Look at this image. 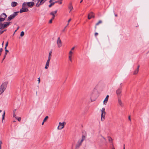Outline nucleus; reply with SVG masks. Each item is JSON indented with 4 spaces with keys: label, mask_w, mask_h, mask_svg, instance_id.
Returning <instances> with one entry per match:
<instances>
[{
    "label": "nucleus",
    "mask_w": 149,
    "mask_h": 149,
    "mask_svg": "<svg viewBox=\"0 0 149 149\" xmlns=\"http://www.w3.org/2000/svg\"><path fill=\"white\" fill-rule=\"evenodd\" d=\"M8 83L5 82L2 83L0 86V95L2 93L6 88Z\"/></svg>",
    "instance_id": "f257e3e1"
},
{
    "label": "nucleus",
    "mask_w": 149,
    "mask_h": 149,
    "mask_svg": "<svg viewBox=\"0 0 149 149\" xmlns=\"http://www.w3.org/2000/svg\"><path fill=\"white\" fill-rule=\"evenodd\" d=\"M85 136L84 135H83L81 139L80 140H79L76 145L75 148L76 149H78L79 148L80 146H81L82 142L85 140Z\"/></svg>",
    "instance_id": "f03ea898"
},
{
    "label": "nucleus",
    "mask_w": 149,
    "mask_h": 149,
    "mask_svg": "<svg viewBox=\"0 0 149 149\" xmlns=\"http://www.w3.org/2000/svg\"><path fill=\"white\" fill-rule=\"evenodd\" d=\"M101 120L104 121L105 119V116L106 114L105 109L104 108H102L101 110Z\"/></svg>",
    "instance_id": "7ed1b4c3"
},
{
    "label": "nucleus",
    "mask_w": 149,
    "mask_h": 149,
    "mask_svg": "<svg viewBox=\"0 0 149 149\" xmlns=\"http://www.w3.org/2000/svg\"><path fill=\"white\" fill-rule=\"evenodd\" d=\"M18 12H14V13L13 14L8 17V21H10L11 20L13 19L17 15V13Z\"/></svg>",
    "instance_id": "20e7f679"
},
{
    "label": "nucleus",
    "mask_w": 149,
    "mask_h": 149,
    "mask_svg": "<svg viewBox=\"0 0 149 149\" xmlns=\"http://www.w3.org/2000/svg\"><path fill=\"white\" fill-rule=\"evenodd\" d=\"M7 17V15L5 13H3L0 15V23H1L2 22H3L5 19Z\"/></svg>",
    "instance_id": "39448f33"
},
{
    "label": "nucleus",
    "mask_w": 149,
    "mask_h": 149,
    "mask_svg": "<svg viewBox=\"0 0 149 149\" xmlns=\"http://www.w3.org/2000/svg\"><path fill=\"white\" fill-rule=\"evenodd\" d=\"M66 124L65 122L63 123L59 122V125L57 129L58 130H61L64 127V125Z\"/></svg>",
    "instance_id": "423d86ee"
},
{
    "label": "nucleus",
    "mask_w": 149,
    "mask_h": 149,
    "mask_svg": "<svg viewBox=\"0 0 149 149\" xmlns=\"http://www.w3.org/2000/svg\"><path fill=\"white\" fill-rule=\"evenodd\" d=\"M57 44L58 48H60L62 46V42L59 37H58L57 39Z\"/></svg>",
    "instance_id": "0eeeda50"
},
{
    "label": "nucleus",
    "mask_w": 149,
    "mask_h": 149,
    "mask_svg": "<svg viewBox=\"0 0 149 149\" xmlns=\"http://www.w3.org/2000/svg\"><path fill=\"white\" fill-rule=\"evenodd\" d=\"M121 92L122 90L121 88H119L116 90V93L118 96V97H120Z\"/></svg>",
    "instance_id": "6e6552de"
},
{
    "label": "nucleus",
    "mask_w": 149,
    "mask_h": 149,
    "mask_svg": "<svg viewBox=\"0 0 149 149\" xmlns=\"http://www.w3.org/2000/svg\"><path fill=\"white\" fill-rule=\"evenodd\" d=\"M99 139L100 140L101 142H106V140L105 138L102 135H100L98 137Z\"/></svg>",
    "instance_id": "1a4fd4ad"
},
{
    "label": "nucleus",
    "mask_w": 149,
    "mask_h": 149,
    "mask_svg": "<svg viewBox=\"0 0 149 149\" xmlns=\"http://www.w3.org/2000/svg\"><path fill=\"white\" fill-rule=\"evenodd\" d=\"M29 11V9L25 7H22V8L20 9L19 12L22 13L24 12H26Z\"/></svg>",
    "instance_id": "9d476101"
},
{
    "label": "nucleus",
    "mask_w": 149,
    "mask_h": 149,
    "mask_svg": "<svg viewBox=\"0 0 149 149\" xmlns=\"http://www.w3.org/2000/svg\"><path fill=\"white\" fill-rule=\"evenodd\" d=\"M47 0H40L39 3H37L36 4V6L39 7L40 5H42Z\"/></svg>",
    "instance_id": "9b49d317"
},
{
    "label": "nucleus",
    "mask_w": 149,
    "mask_h": 149,
    "mask_svg": "<svg viewBox=\"0 0 149 149\" xmlns=\"http://www.w3.org/2000/svg\"><path fill=\"white\" fill-rule=\"evenodd\" d=\"M35 4L33 2H27V5L29 7L32 8Z\"/></svg>",
    "instance_id": "f8f14e48"
},
{
    "label": "nucleus",
    "mask_w": 149,
    "mask_h": 149,
    "mask_svg": "<svg viewBox=\"0 0 149 149\" xmlns=\"http://www.w3.org/2000/svg\"><path fill=\"white\" fill-rule=\"evenodd\" d=\"M73 52L72 51H70L69 52V55L68 56L69 59V60L71 62H72V55Z\"/></svg>",
    "instance_id": "ddd939ff"
},
{
    "label": "nucleus",
    "mask_w": 149,
    "mask_h": 149,
    "mask_svg": "<svg viewBox=\"0 0 149 149\" xmlns=\"http://www.w3.org/2000/svg\"><path fill=\"white\" fill-rule=\"evenodd\" d=\"M6 27V24L4 22L3 24H2L1 23H0V29H3Z\"/></svg>",
    "instance_id": "4468645a"
},
{
    "label": "nucleus",
    "mask_w": 149,
    "mask_h": 149,
    "mask_svg": "<svg viewBox=\"0 0 149 149\" xmlns=\"http://www.w3.org/2000/svg\"><path fill=\"white\" fill-rule=\"evenodd\" d=\"M68 8L70 10L69 12L70 13L73 8L71 3H70L68 5Z\"/></svg>",
    "instance_id": "2eb2a0df"
},
{
    "label": "nucleus",
    "mask_w": 149,
    "mask_h": 149,
    "mask_svg": "<svg viewBox=\"0 0 149 149\" xmlns=\"http://www.w3.org/2000/svg\"><path fill=\"white\" fill-rule=\"evenodd\" d=\"M92 17L94 18V16L93 14V13L91 12L90 14H88V18L89 19H90Z\"/></svg>",
    "instance_id": "dca6fc26"
},
{
    "label": "nucleus",
    "mask_w": 149,
    "mask_h": 149,
    "mask_svg": "<svg viewBox=\"0 0 149 149\" xmlns=\"http://www.w3.org/2000/svg\"><path fill=\"white\" fill-rule=\"evenodd\" d=\"M109 97V95H107V96L105 98V99L104 100V101L103 103L104 104H106L107 103V102L108 101Z\"/></svg>",
    "instance_id": "f3484780"
},
{
    "label": "nucleus",
    "mask_w": 149,
    "mask_h": 149,
    "mask_svg": "<svg viewBox=\"0 0 149 149\" xmlns=\"http://www.w3.org/2000/svg\"><path fill=\"white\" fill-rule=\"evenodd\" d=\"M139 65H138L137 66V68L134 71L133 73L134 74H136L138 73L139 71Z\"/></svg>",
    "instance_id": "a211bd4d"
},
{
    "label": "nucleus",
    "mask_w": 149,
    "mask_h": 149,
    "mask_svg": "<svg viewBox=\"0 0 149 149\" xmlns=\"http://www.w3.org/2000/svg\"><path fill=\"white\" fill-rule=\"evenodd\" d=\"M118 103L119 105L123 107V104L121 100L120 99V97H118Z\"/></svg>",
    "instance_id": "6ab92c4d"
},
{
    "label": "nucleus",
    "mask_w": 149,
    "mask_h": 149,
    "mask_svg": "<svg viewBox=\"0 0 149 149\" xmlns=\"http://www.w3.org/2000/svg\"><path fill=\"white\" fill-rule=\"evenodd\" d=\"M17 2L15 1H13L11 3V6L13 7H14L17 5Z\"/></svg>",
    "instance_id": "aec40b11"
},
{
    "label": "nucleus",
    "mask_w": 149,
    "mask_h": 149,
    "mask_svg": "<svg viewBox=\"0 0 149 149\" xmlns=\"http://www.w3.org/2000/svg\"><path fill=\"white\" fill-rule=\"evenodd\" d=\"M57 12V10L52 11L50 13V15H52V16H55V14H56Z\"/></svg>",
    "instance_id": "412c9836"
},
{
    "label": "nucleus",
    "mask_w": 149,
    "mask_h": 149,
    "mask_svg": "<svg viewBox=\"0 0 149 149\" xmlns=\"http://www.w3.org/2000/svg\"><path fill=\"white\" fill-rule=\"evenodd\" d=\"M102 23V20H99L97 23L95 24V28L96 29V26L100 24H101Z\"/></svg>",
    "instance_id": "4be33fe9"
},
{
    "label": "nucleus",
    "mask_w": 149,
    "mask_h": 149,
    "mask_svg": "<svg viewBox=\"0 0 149 149\" xmlns=\"http://www.w3.org/2000/svg\"><path fill=\"white\" fill-rule=\"evenodd\" d=\"M49 63L48 62H46L45 68V69H47L48 68L49 66Z\"/></svg>",
    "instance_id": "5701e85b"
},
{
    "label": "nucleus",
    "mask_w": 149,
    "mask_h": 149,
    "mask_svg": "<svg viewBox=\"0 0 149 149\" xmlns=\"http://www.w3.org/2000/svg\"><path fill=\"white\" fill-rule=\"evenodd\" d=\"M26 5H27V2H24V3H23L22 5V7H25L26 6Z\"/></svg>",
    "instance_id": "b1692460"
},
{
    "label": "nucleus",
    "mask_w": 149,
    "mask_h": 149,
    "mask_svg": "<svg viewBox=\"0 0 149 149\" xmlns=\"http://www.w3.org/2000/svg\"><path fill=\"white\" fill-rule=\"evenodd\" d=\"M16 109H14L13 111V117H15V116H16V115H15V112H16Z\"/></svg>",
    "instance_id": "393cba45"
},
{
    "label": "nucleus",
    "mask_w": 149,
    "mask_h": 149,
    "mask_svg": "<svg viewBox=\"0 0 149 149\" xmlns=\"http://www.w3.org/2000/svg\"><path fill=\"white\" fill-rule=\"evenodd\" d=\"M71 18L70 19L68 20V24H67L66 26L65 27V29L69 25V23L71 21Z\"/></svg>",
    "instance_id": "a878e982"
},
{
    "label": "nucleus",
    "mask_w": 149,
    "mask_h": 149,
    "mask_svg": "<svg viewBox=\"0 0 149 149\" xmlns=\"http://www.w3.org/2000/svg\"><path fill=\"white\" fill-rule=\"evenodd\" d=\"M4 23H5L6 26H8L10 25V24L11 23V22H4Z\"/></svg>",
    "instance_id": "bb28decb"
},
{
    "label": "nucleus",
    "mask_w": 149,
    "mask_h": 149,
    "mask_svg": "<svg viewBox=\"0 0 149 149\" xmlns=\"http://www.w3.org/2000/svg\"><path fill=\"white\" fill-rule=\"evenodd\" d=\"M5 114V111H4L3 112V114L2 115V122H3V120L4 119Z\"/></svg>",
    "instance_id": "cd10ccee"
},
{
    "label": "nucleus",
    "mask_w": 149,
    "mask_h": 149,
    "mask_svg": "<svg viewBox=\"0 0 149 149\" xmlns=\"http://www.w3.org/2000/svg\"><path fill=\"white\" fill-rule=\"evenodd\" d=\"M62 0H58L57 1H56L55 2H54L55 3H57L59 2V3L60 4H61L62 3V2L61 1Z\"/></svg>",
    "instance_id": "c85d7f7f"
},
{
    "label": "nucleus",
    "mask_w": 149,
    "mask_h": 149,
    "mask_svg": "<svg viewBox=\"0 0 149 149\" xmlns=\"http://www.w3.org/2000/svg\"><path fill=\"white\" fill-rule=\"evenodd\" d=\"M52 52L51 51H50L49 52V56H48V58H51V57H52Z\"/></svg>",
    "instance_id": "c756f323"
},
{
    "label": "nucleus",
    "mask_w": 149,
    "mask_h": 149,
    "mask_svg": "<svg viewBox=\"0 0 149 149\" xmlns=\"http://www.w3.org/2000/svg\"><path fill=\"white\" fill-rule=\"evenodd\" d=\"M15 118L16 119H17L19 121H20L21 120V118L19 117H15Z\"/></svg>",
    "instance_id": "7c9ffc66"
},
{
    "label": "nucleus",
    "mask_w": 149,
    "mask_h": 149,
    "mask_svg": "<svg viewBox=\"0 0 149 149\" xmlns=\"http://www.w3.org/2000/svg\"><path fill=\"white\" fill-rule=\"evenodd\" d=\"M48 118V116H46L43 120V122H45L47 120V119Z\"/></svg>",
    "instance_id": "2f4dec72"
},
{
    "label": "nucleus",
    "mask_w": 149,
    "mask_h": 149,
    "mask_svg": "<svg viewBox=\"0 0 149 149\" xmlns=\"http://www.w3.org/2000/svg\"><path fill=\"white\" fill-rule=\"evenodd\" d=\"M54 4H55L54 2H53V3H51L49 5V7L50 8L51 7H52V6L54 5Z\"/></svg>",
    "instance_id": "473e14b6"
},
{
    "label": "nucleus",
    "mask_w": 149,
    "mask_h": 149,
    "mask_svg": "<svg viewBox=\"0 0 149 149\" xmlns=\"http://www.w3.org/2000/svg\"><path fill=\"white\" fill-rule=\"evenodd\" d=\"M24 31H22L21 32L20 34V36L21 37L23 36L24 35Z\"/></svg>",
    "instance_id": "72a5a7b5"
},
{
    "label": "nucleus",
    "mask_w": 149,
    "mask_h": 149,
    "mask_svg": "<svg viewBox=\"0 0 149 149\" xmlns=\"http://www.w3.org/2000/svg\"><path fill=\"white\" fill-rule=\"evenodd\" d=\"M108 140L109 141H110V142L112 141V139L111 137H108Z\"/></svg>",
    "instance_id": "f704fd0d"
},
{
    "label": "nucleus",
    "mask_w": 149,
    "mask_h": 149,
    "mask_svg": "<svg viewBox=\"0 0 149 149\" xmlns=\"http://www.w3.org/2000/svg\"><path fill=\"white\" fill-rule=\"evenodd\" d=\"M6 29H5V30H3V31H1L0 32V34H2V33H3L4 32V31H6Z\"/></svg>",
    "instance_id": "c9c22d12"
},
{
    "label": "nucleus",
    "mask_w": 149,
    "mask_h": 149,
    "mask_svg": "<svg viewBox=\"0 0 149 149\" xmlns=\"http://www.w3.org/2000/svg\"><path fill=\"white\" fill-rule=\"evenodd\" d=\"M6 47H5V52H8L9 51L6 49Z\"/></svg>",
    "instance_id": "e433bc0d"
},
{
    "label": "nucleus",
    "mask_w": 149,
    "mask_h": 149,
    "mask_svg": "<svg viewBox=\"0 0 149 149\" xmlns=\"http://www.w3.org/2000/svg\"><path fill=\"white\" fill-rule=\"evenodd\" d=\"M51 59V58H48V59L47 60V62H49H49H50Z\"/></svg>",
    "instance_id": "4c0bfd02"
},
{
    "label": "nucleus",
    "mask_w": 149,
    "mask_h": 149,
    "mask_svg": "<svg viewBox=\"0 0 149 149\" xmlns=\"http://www.w3.org/2000/svg\"><path fill=\"white\" fill-rule=\"evenodd\" d=\"M8 42H7L5 45V47H7L8 46Z\"/></svg>",
    "instance_id": "58836bf2"
},
{
    "label": "nucleus",
    "mask_w": 149,
    "mask_h": 149,
    "mask_svg": "<svg viewBox=\"0 0 149 149\" xmlns=\"http://www.w3.org/2000/svg\"><path fill=\"white\" fill-rule=\"evenodd\" d=\"M52 19H51L49 22V23H52Z\"/></svg>",
    "instance_id": "ea45409f"
},
{
    "label": "nucleus",
    "mask_w": 149,
    "mask_h": 149,
    "mask_svg": "<svg viewBox=\"0 0 149 149\" xmlns=\"http://www.w3.org/2000/svg\"><path fill=\"white\" fill-rule=\"evenodd\" d=\"M98 33H97V32L95 33V36H96L97 35H98Z\"/></svg>",
    "instance_id": "a19ab883"
},
{
    "label": "nucleus",
    "mask_w": 149,
    "mask_h": 149,
    "mask_svg": "<svg viewBox=\"0 0 149 149\" xmlns=\"http://www.w3.org/2000/svg\"><path fill=\"white\" fill-rule=\"evenodd\" d=\"M55 17V16H52V17L51 19L52 20H53L54 19V17Z\"/></svg>",
    "instance_id": "79ce46f5"
},
{
    "label": "nucleus",
    "mask_w": 149,
    "mask_h": 149,
    "mask_svg": "<svg viewBox=\"0 0 149 149\" xmlns=\"http://www.w3.org/2000/svg\"><path fill=\"white\" fill-rule=\"evenodd\" d=\"M128 119L130 120L131 121V117H130V116H129V117H128Z\"/></svg>",
    "instance_id": "37998d69"
},
{
    "label": "nucleus",
    "mask_w": 149,
    "mask_h": 149,
    "mask_svg": "<svg viewBox=\"0 0 149 149\" xmlns=\"http://www.w3.org/2000/svg\"><path fill=\"white\" fill-rule=\"evenodd\" d=\"M3 49L2 48H1L0 49V52H2L3 51Z\"/></svg>",
    "instance_id": "c03bdc74"
},
{
    "label": "nucleus",
    "mask_w": 149,
    "mask_h": 149,
    "mask_svg": "<svg viewBox=\"0 0 149 149\" xmlns=\"http://www.w3.org/2000/svg\"><path fill=\"white\" fill-rule=\"evenodd\" d=\"M38 83H39L40 82V78H38Z\"/></svg>",
    "instance_id": "a18cd8bd"
},
{
    "label": "nucleus",
    "mask_w": 149,
    "mask_h": 149,
    "mask_svg": "<svg viewBox=\"0 0 149 149\" xmlns=\"http://www.w3.org/2000/svg\"><path fill=\"white\" fill-rule=\"evenodd\" d=\"M74 49V47H72L71 49V51H72V50H73Z\"/></svg>",
    "instance_id": "49530a36"
},
{
    "label": "nucleus",
    "mask_w": 149,
    "mask_h": 149,
    "mask_svg": "<svg viewBox=\"0 0 149 149\" xmlns=\"http://www.w3.org/2000/svg\"><path fill=\"white\" fill-rule=\"evenodd\" d=\"M6 56H5V55L4 56V57H3V60H2V61H3L4 60V59L5 58V57H6Z\"/></svg>",
    "instance_id": "de8ad7c7"
},
{
    "label": "nucleus",
    "mask_w": 149,
    "mask_h": 149,
    "mask_svg": "<svg viewBox=\"0 0 149 149\" xmlns=\"http://www.w3.org/2000/svg\"><path fill=\"white\" fill-rule=\"evenodd\" d=\"M8 52H5V54H4V55L6 56V55L7 54V53Z\"/></svg>",
    "instance_id": "09e8293b"
},
{
    "label": "nucleus",
    "mask_w": 149,
    "mask_h": 149,
    "mask_svg": "<svg viewBox=\"0 0 149 149\" xmlns=\"http://www.w3.org/2000/svg\"><path fill=\"white\" fill-rule=\"evenodd\" d=\"M122 86V84H120V87L121 88Z\"/></svg>",
    "instance_id": "8fccbe9b"
},
{
    "label": "nucleus",
    "mask_w": 149,
    "mask_h": 149,
    "mask_svg": "<svg viewBox=\"0 0 149 149\" xmlns=\"http://www.w3.org/2000/svg\"><path fill=\"white\" fill-rule=\"evenodd\" d=\"M2 142L1 141H0V144L1 145V144H2Z\"/></svg>",
    "instance_id": "3c124183"
},
{
    "label": "nucleus",
    "mask_w": 149,
    "mask_h": 149,
    "mask_svg": "<svg viewBox=\"0 0 149 149\" xmlns=\"http://www.w3.org/2000/svg\"><path fill=\"white\" fill-rule=\"evenodd\" d=\"M52 0H50V1H49V3H51V2H52Z\"/></svg>",
    "instance_id": "603ef678"
},
{
    "label": "nucleus",
    "mask_w": 149,
    "mask_h": 149,
    "mask_svg": "<svg viewBox=\"0 0 149 149\" xmlns=\"http://www.w3.org/2000/svg\"><path fill=\"white\" fill-rule=\"evenodd\" d=\"M44 122H44L43 121V122H42V125H43L44 124Z\"/></svg>",
    "instance_id": "864d4df0"
},
{
    "label": "nucleus",
    "mask_w": 149,
    "mask_h": 149,
    "mask_svg": "<svg viewBox=\"0 0 149 149\" xmlns=\"http://www.w3.org/2000/svg\"><path fill=\"white\" fill-rule=\"evenodd\" d=\"M123 149H125V144H124Z\"/></svg>",
    "instance_id": "5fc2aeb1"
},
{
    "label": "nucleus",
    "mask_w": 149,
    "mask_h": 149,
    "mask_svg": "<svg viewBox=\"0 0 149 149\" xmlns=\"http://www.w3.org/2000/svg\"><path fill=\"white\" fill-rule=\"evenodd\" d=\"M19 27H18L17 28V29L16 30H17L19 29Z\"/></svg>",
    "instance_id": "6e6d98bb"
},
{
    "label": "nucleus",
    "mask_w": 149,
    "mask_h": 149,
    "mask_svg": "<svg viewBox=\"0 0 149 149\" xmlns=\"http://www.w3.org/2000/svg\"><path fill=\"white\" fill-rule=\"evenodd\" d=\"M83 0H81V1H80V3H82V2Z\"/></svg>",
    "instance_id": "4d7b16f0"
},
{
    "label": "nucleus",
    "mask_w": 149,
    "mask_h": 149,
    "mask_svg": "<svg viewBox=\"0 0 149 149\" xmlns=\"http://www.w3.org/2000/svg\"><path fill=\"white\" fill-rule=\"evenodd\" d=\"M115 16L116 17H117V14H116V15H115Z\"/></svg>",
    "instance_id": "13d9d810"
},
{
    "label": "nucleus",
    "mask_w": 149,
    "mask_h": 149,
    "mask_svg": "<svg viewBox=\"0 0 149 149\" xmlns=\"http://www.w3.org/2000/svg\"><path fill=\"white\" fill-rule=\"evenodd\" d=\"M65 29L64 28V29L63 30V31H65Z\"/></svg>",
    "instance_id": "bf43d9fd"
},
{
    "label": "nucleus",
    "mask_w": 149,
    "mask_h": 149,
    "mask_svg": "<svg viewBox=\"0 0 149 149\" xmlns=\"http://www.w3.org/2000/svg\"><path fill=\"white\" fill-rule=\"evenodd\" d=\"M1 52H0V56L1 55Z\"/></svg>",
    "instance_id": "052dcab7"
},
{
    "label": "nucleus",
    "mask_w": 149,
    "mask_h": 149,
    "mask_svg": "<svg viewBox=\"0 0 149 149\" xmlns=\"http://www.w3.org/2000/svg\"><path fill=\"white\" fill-rule=\"evenodd\" d=\"M2 111L1 110H0V113Z\"/></svg>",
    "instance_id": "680f3d73"
},
{
    "label": "nucleus",
    "mask_w": 149,
    "mask_h": 149,
    "mask_svg": "<svg viewBox=\"0 0 149 149\" xmlns=\"http://www.w3.org/2000/svg\"><path fill=\"white\" fill-rule=\"evenodd\" d=\"M112 149H114V147H113V148H112Z\"/></svg>",
    "instance_id": "e2e57ef3"
},
{
    "label": "nucleus",
    "mask_w": 149,
    "mask_h": 149,
    "mask_svg": "<svg viewBox=\"0 0 149 149\" xmlns=\"http://www.w3.org/2000/svg\"><path fill=\"white\" fill-rule=\"evenodd\" d=\"M17 30H16L15 31V32H16L17 31Z\"/></svg>",
    "instance_id": "0e129e2a"
},
{
    "label": "nucleus",
    "mask_w": 149,
    "mask_h": 149,
    "mask_svg": "<svg viewBox=\"0 0 149 149\" xmlns=\"http://www.w3.org/2000/svg\"><path fill=\"white\" fill-rule=\"evenodd\" d=\"M3 43H2V45H3Z\"/></svg>",
    "instance_id": "69168bd1"
},
{
    "label": "nucleus",
    "mask_w": 149,
    "mask_h": 149,
    "mask_svg": "<svg viewBox=\"0 0 149 149\" xmlns=\"http://www.w3.org/2000/svg\"><path fill=\"white\" fill-rule=\"evenodd\" d=\"M13 122H15V121H13Z\"/></svg>",
    "instance_id": "338daca9"
}]
</instances>
